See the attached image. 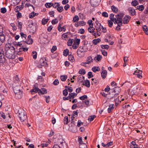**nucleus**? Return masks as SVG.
<instances>
[{
    "instance_id": "51",
    "label": "nucleus",
    "mask_w": 148,
    "mask_h": 148,
    "mask_svg": "<svg viewBox=\"0 0 148 148\" xmlns=\"http://www.w3.org/2000/svg\"><path fill=\"white\" fill-rule=\"evenodd\" d=\"M63 10V8L62 6H58L57 8V10L59 12H62Z\"/></svg>"
},
{
    "instance_id": "2",
    "label": "nucleus",
    "mask_w": 148,
    "mask_h": 148,
    "mask_svg": "<svg viewBox=\"0 0 148 148\" xmlns=\"http://www.w3.org/2000/svg\"><path fill=\"white\" fill-rule=\"evenodd\" d=\"M18 116L21 121H24L27 118L26 113L23 110L21 111H18Z\"/></svg>"
},
{
    "instance_id": "32",
    "label": "nucleus",
    "mask_w": 148,
    "mask_h": 148,
    "mask_svg": "<svg viewBox=\"0 0 148 148\" xmlns=\"http://www.w3.org/2000/svg\"><path fill=\"white\" fill-rule=\"evenodd\" d=\"M67 77V76L66 75H62L61 76L60 79L62 81H64L66 80Z\"/></svg>"
},
{
    "instance_id": "15",
    "label": "nucleus",
    "mask_w": 148,
    "mask_h": 148,
    "mask_svg": "<svg viewBox=\"0 0 148 148\" xmlns=\"http://www.w3.org/2000/svg\"><path fill=\"white\" fill-rule=\"evenodd\" d=\"M138 145L136 144V142L134 141H133L131 143V144L130 145L131 148H138Z\"/></svg>"
},
{
    "instance_id": "17",
    "label": "nucleus",
    "mask_w": 148,
    "mask_h": 148,
    "mask_svg": "<svg viewBox=\"0 0 148 148\" xmlns=\"http://www.w3.org/2000/svg\"><path fill=\"white\" fill-rule=\"evenodd\" d=\"M38 14V13H36L33 12L29 14V17L30 18H32L35 16H37Z\"/></svg>"
},
{
    "instance_id": "27",
    "label": "nucleus",
    "mask_w": 148,
    "mask_h": 148,
    "mask_svg": "<svg viewBox=\"0 0 148 148\" xmlns=\"http://www.w3.org/2000/svg\"><path fill=\"white\" fill-rule=\"evenodd\" d=\"M42 91L40 90H39L38 93L39 94L40 93L42 94H44L45 93H47V90L45 89L44 88H42Z\"/></svg>"
},
{
    "instance_id": "36",
    "label": "nucleus",
    "mask_w": 148,
    "mask_h": 148,
    "mask_svg": "<svg viewBox=\"0 0 148 148\" xmlns=\"http://www.w3.org/2000/svg\"><path fill=\"white\" fill-rule=\"evenodd\" d=\"M137 8L140 11H142L144 9V7L143 5H141L137 6Z\"/></svg>"
},
{
    "instance_id": "22",
    "label": "nucleus",
    "mask_w": 148,
    "mask_h": 148,
    "mask_svg": "<svg viewBox=\"0 0 148 148\" xmlns=\"http://www.w3.org/2000/svg\"><path fill=\"white\" fill-rule=\"evenodd\" d=\"M111 9L112 12L114 13H116L118 11V8L114 5H112V6Z\"/></svg>"
},
{
    "instance_id": "52",
    "label": "nucleus",
    "mask_w": 148,
    "mask_h": 148,
    "mask_svg": "<svg viewBox=\"0 0 148 148\" xmlns=\"http://www.w3.org/2000/svg\"><path fill=\"white\" fill-rule=\"evenodd\" d=\"M79 74H85L86 73V71L84 69H81L79 71Z\"/></svg>"
},
{
    "instance_id": "19",
    "label": "nucleus",
    "mask_w": 148,
    "mask_h": 148,
    "mask_svg": "<svg viewBox=\"0 0 148 148\" xmlns=\"http://www.w3.org/2000/svg\"><path fill=\"white\" fill-rule=\"evenodd\" d=\"M84 85H85L86 87L89 88L90 86V81L88 80L85 81L84 83Z\"/></svg>"
},
{
    "instance_id": "54",
    "label": "nucleus",
    "mask_w": 148,
    "mask_h": 148,
    "mask_svg": "<svg viewBox=\"0 0 148 148\" xmlns=\"http://www.w3.org/2000/svg\"><path fill=\"white\" fill-rule=\"evenodd\" d=\"M7 11V10L5 8H2L1 9V12L2 13H5Z\"/></svg>"
},
{
    "instance_id": "57",
    "label": "nucleus",
    "mask_w": 148,
    "mask_h": 148,
    "mask_svg": "<svg viewBox=\"0 0 148 148\" xmlns=\"http://www.w3.org/2000/svg\"><path fill=\"white\" fill-rule=\"evenodd\" d=\"M87 97L86 95H84L79 97V99L81 100H83L87 99Z\"/></svg>"
},
{
    "instance_id": "26",
    "label": "nucleus",
    "mask_w": 148,
    "mask_h": 148,
    "mask_svg": "<svg viewBox=\"0 0 148 148\" xmlns=\"http://www.w3.org/2000/svg\"><path fill=\"white\" fill-rule=\"evenodd\" d=\"M96 117L95 115H92L89 116L88 119L90 121H92Z\"/></svg>"
},
{
    "instance_id": "42",
    "label": "nucleus",
    "mask_w": 148,
    "mask_h": 148,
    "mask_svg": "<svg viewBox=\"0 0 148 148\" xmlns=\"http://www.w3.org/2000/svg\"><path fill=\"white\" fill-rule=\"evenodd\" d=\"M14 79H15V82H17L18 84V83H19L20 81H19V78L17 75H16L14 77Z\"/></svg>"
},
{
    "instance_id": "25",
    "label": "nucleus",
    "mask_w": 148,
    "mask_h": 148,
    "mask_svg": "<svg viewBox=\"0 0 148 148\" xmlns=\"http://www.w3.org/2000/svg\"><path fill=\"white\" fill-rule=\"evenodd\" d=\"M77 94L74 93H70L69 94V95L70 98L73 99L75 97V96H76Z\"/></svg>"
},
{
    "instance_id": "21",
    "label": "nucleus",
    "mask_w": 148,
    "mask_h": 148,
    "mask_svg": "<svg viewBox=\"0 0 148 148\" xmlns=\"http://www.w3.org/2000/svg\"><path fill=\"white\" fill-rule=\"evenodd\" d=\"M5 39L3 33L0 34V40L1 42H4Z\"/></svg>"
},
{
    "instance_id": "37",
    "label": "nucleus",
    "mask_w": 148,
    "mask_h": 148,
    "mask_svg": "<svg viewBox=\"0 0 148 148\" xmlns=\"http://www.w3.org/2000/svg\"><path fill=\"white\" fill-rule=\"evenodd\" d=\"M79 112V111L78 110H77L76 111H74L73 112V118H74L75 117L74 116H76L78 115V113Z\"/></svg>"
},
{
    "instance_id": "61",
    "label": "nucleus",
    "mask_w": 148,
    "mask_h": 148,
    "mask_svg": "<svg viewBox=\"0 0 148 148\" xmlns=\"http://www.w3.org/2000/svg\"><path fill=\"white\" fill-rule=\"evenodd\" d=\"M57 49V47L56 46H53L52 49H51V51L52 53H53Z\"/></svg>"
},
{
    "instance_id": "31",
    "label": "nucleus",
    "mask_w": 148,
    "mask_h": 148,
    "mask_svg": "<svg viewBox=\"0 0 148 148\" xmlns=\"http://www.w3.org/2000/svg\"><path fill=\"white\" fill-rule=\"evenodd\" d=\"M49 143V142H47L45 143H44L41 144L40 146H41L42 147H47Z\"/></svg>"
},
{
    "instance_id": "55",
    "label": "nucleus",
    "mask_w": 148,
    "mask_h": 148,
    "mask_svg": "<svg viewBox=\"0 0 148 148\" xmlns=\"http://www.w3.org/2000/svg\"><path fill=\"white\" fill-rule=\"evenodd\" d=\"M58 22V19L57 18L54 19L53 20L51 21V23L52 24H55L57 23Z\"/></svg>"
},
{
    "instance_id": "47",
    "label": "nucleus",
    "mask_w": 148,
    "mask_h": 148,
    "mask_svg": "<svg viewBox=\"0 0 148 148\" xmlns=\"http://www.w3.org/2000/svg\"><path fill=\"white\" fill-rule=\"evenodd\" d=\"M91 63V62L90 61L88 60L87 59L86 61L82 63L81 65L84 66H86L85 65V64H89Z\"/></svg>"
},
{
    "instance_id": "20",
    "label": "nucleus",
    "mask_w": 148,
    "mask_h": 148,
    "mask_svg": "<svg viewBox=\"0 0 148 148\" xmlns=\"http://www.w3.org/2000/svg\"><path fill=\"white\" fill-rule=\"evenodd\" d=\"M68 58L69 60L71 62H73L75 61L74 56L70 54Z\"/></svg>"
},
{
    "instance_id": "18",
    "label": "nucleus",
    "mask_w": 148,
    "mask_h": 148,
    "mask_svg": "<svg viewBox=\"0 0 148 148\" xmlns=\"http://www.w3.org/2000/svg\"><path fill=\"white\" fill-rule=\"evenodd\" d=\"M101 41V40L99 38L96 39L92 40V42L95 45H97Z\"/></svg>"
},
{
    "instance_id": "4",
    "label": "nucleus",
    "mask_w": 148,
    "mask_h": 148,
    "mask_svg": "<svg viewBox=\"0 0 148 148\" xmlns=\"http://www.w3.org/2000/svg\"><path fill=\"white\" fill-rule=\"evenodd\" d=\"M131 17L129 15L125 16L122 20L123 23L124 24H127L128 23L130 20Z\"/></svg>"
},
{
    "instance_id": "63",
    "label": "nucleus",
    "mask_w": 148,
    "mask_h": 148,
    "mask_svg": "<svg viewBox=\"0 0 148 148\" xmlns=\"http://www.w3.org/2000/svg\"><path fill=\"white\" fill-rule=\"evenodd\" d=\"M101 52H102V54L105 56H106L107 55V52L105 51V50H101Z\"/></svg>"
},
{
    "instance_id": "14",
    "label": "nucleus",
    "mask_w": 148,
    "mask_h": 148,
    "mask_svg": "<svg viewBox=\"0 0 148 148\" xmlns=\"http://www.w3.org/2000/svg\"><path fill=\"white\" fill-rule=\"evenodd\" d=\"M114 105L112 104L109 106V108H108V113L110 112L114 109Z\"/></svg>"
},
{
    "instance_id": "5",
    "label": "nucleus",
    "mask_w": 148,
    "mask_h": 148,
    "mask_svg": "<svg viewBox=\"0 0 148 148\" xmlns=\"http://www.w3.org/2000/svg\"><path fill=\"white\" fill-rule=\"evenodd\" d=\"M22 92L20 90L18 91H15V96L18 99L21 98L22 97Z\"/></svg>"
},
{
    "instance_id": "28",
    "label": "nucleus",
    "mask_w": 148,
    "mask_h": 148,
    "mask_svg": "<svg viewBox=\"0 0 148 148\" xmlns=\"http://www.w3.org/2000/svg\"><path fill=\"white\" fill-rule=\"evenodd\" d=\"M61 141H58V143L59 144H61L62 145V147H63V148H64V146H66V144L64 142L63 140H61Z\"/></svg>"
},
{
    "instance_id": "8",
    "label": "nucleus",
    "mask_w": 148,
    "mask_h": 148,
    "mask_svg": "<svg viewBox=\"0 0 148 148\" xmlns=\"http://www.w3.org/2000/svg\"><path fill=\"white\" fill-rule=\"evenodd\" d=\"M77 54L79 57H82L84 56L85 53L79 48L77 51Z\"/></svg>"
},
{
    "instance_id": "44",
    "label": "nucleus",
    "mask_w": 148,
    "mask_h": 148,
    "mask_svg": "<svg viewBox=\"0 0 148 148\" xmlns=\"http://www.w3.org/2000/svg\"><path fill=\"white\" fill-rule=\"evenodd\" d=\"M107 74V71L105 70L104 68L103 67H102L101 68V74Z\"/></svg>"
},
{
    "instance_id": "43",
    "label": "nucleus",
    "mask_w": 148,
    "mask_h": 148,
    "mask_svg": "<svg viewBox=\"0 0 148 148\" xmlns=\"http://www.w3.org/2000/svg\"><path fill=\"white\" fill-rule=\"evenodd\" d=\"M101 47L102 49H108L109 47V46L107 45H101Z\"/></svg>"
},
{
    "instance_id": "24",
    "label": "nucleus",
    "mask_w": 148,
    "mask_h": 148,
    "mask_svg": "<svg viewBox=\"0 0 148 148\" xmlns=\"http://www.w3.org/2000/svg\"><path fill=\"white\" fill-rule=\"evenodd\" d=\"M101 56L98 55L96 56L95 57L94 60H97L98 61H99L101 60Z\"/></svg>"
},
{
    "instance_id": "10",
    "label": "nucleus",
    "mask_w": 148,
    "mask_h": 148,
    "mask_svg": "<svg viewBox=\"0 0 148 148\" xmlns=\"http://www.w3.org/2000/svg\"><path fill=\"white\" fill-rule=\"evenodd\" d=\"M128 10L131 15L134 16L136 14V11L135 10L132 8H129Z\"/></svg>"
},
{
    "instance_id": "23",
    "label": "nucleus",
    "mask_w": 148,
    "mask_h": 148,
    "mask_svg": "<svg viewBox=\"0 0 148 148\" xmlns=\"http://www.w3.org/2000/svg\"><path fill=\"white\" fill-rule=\"evenodd\" d=\"M79 48L83 51L84 53L86 51L88 50V48L86 46L84 45L82 47H80Z\"/></svg>"
},
{
    "instance_id": "35",
    "label": "nucleus",
    "mask_w": 148,
    "mask_h": 148,
    "mask_svg": "<svg viewBox=\"0 0 148 148\" xmlns=\"http://www.w3.org/2000/svg\"><path fill=\"white\" fill-rule=\"evenodd\" d=\"M79 148H87V146L85 143H82L79 145Z\"/></svg>"
},
{
    "instance_id": "50",
    "label": "nucleus",
    "mask_w": 148,
    "mask_h": 148,
    "mask_svg": "<svg viewBox=\"0 0 148 148\" xmlns=\"http://www.w3.org/2000/svg\"><path fill=\"white\" fill-rule=\"evenodd\" d=\"M132 5L134 6H136L138 4V3L137 1H132L131 3Z\"/></svg>"
},
{
    "instance_id": "41",
    "label": "nucleus",
    "mask_w": 148,
    "mask_h": 148,
    "mask_svg": "<svg viewBox=\"0 0 148 148\" xmlns=\"http://www.w3.org/2000/svg\"><path fill=\"white\" fill-rule=\"evenodd\" d=\"M79 20V18L78 16L77 15H75L73 19V22H75L76 21H77Z\"/></svg>"
},
{
    "instance_id": "59",
    "label": "nucleus",
    "mask_w": 148,
    "mask_h": 148,
    "mask_svg": "<svg viewBox=\"0 0 148 148\" xmlns=\"http://www.w3.org/2000/svg\"><path fill=\"white\" fill-rule=\"evenodd\" d=\"M28 48L23 47L22 48H20L19 49L20 51H21L22 50L24 51H28Z\"/></svg>"
},
{
    "instance_id": "48",
    "label": "nucleus",
    "mask_w": 148,
    "mask_h": 148,
    "mask_svg": "<svg viewBox=\"0 0 148 148\" xmlns=\"http://www.w3.org/2000/svg\"><path fill=\"white\" fill-rule=\"evenodd\" d=\"M18 13L16 14V17L17 19L21 18L22 17V14L21 12H17Z\"/></svg>"
},
{
    "instance_id": "60",
    "label": "nucleus",
    "mask_w": 148,
    "mask_h": 148,
    "mask_svg": "<svg viewBox=\"0 0 148 148\" xmlns=\"http://www.w3.org/2000/svg\"><path fill=\"white\" fill-rule=\"evenodd\" d=\"M78 24L77 25V26H78L80 25H81L82 26L84 25H85V23L83 21L78 22Z\"/></svg>"
},
{
    "instance_id": "11",
    "label": "nucleus",
    "mask_w": 148,
    "mask_h": 148,
    "mask_svg": "<svg viewBox=\"0 0 148 148\" xmlns=\"http://www.w3.org/2000/svg\"><path fill=\"white\" fill-rule=\"evenodd\" d=\"M112 90L119 95V94L121 91V88L119 87H115L114 88L112 89Z\"/></svg>"
},
{
    "instance_id": "12",
    "label": "nucleus",
    "mask_w": 148,
    "mask_h": 148,
    "mask_svg": "<svg viewBox=\"0 0 148 148\" xmlns=\"http://www.w3.org/2000/svg\"><path fill=\"white\" fill-rule=\"evenodd\" d=\"M39 90H40L38 88L34 87L31 90V92L32 94H34V93H37L39 92Z\"/></svg>"
},
{
    "instance_id": "40",
    "label": "nucleus",
    "mask_w": 148,
    "mask_h": 148,
    "mask_svg": "<svg viewBox=\"0 0 148 148\" xmlns=\"http://www.w3.org/2000/svg\"><path fill=\"white\" fill-rule=\"evenodd\" d=\"M49 20V19L48 18L46 19L43 18L42 21V24L43 25H45L48 22Z\"/></svg>"
},
{
    "instance_id": "62",
    "label": "nucleus",
    "mask_w": 148,
    "mask_h": 148,
    "mask_svg": "<svg viewBox=\"0 0 148 148\" xmlns=\"http://www.w3.org/2000/svg\"><path fill=\"white\" fill-rule=\"evenodd\" d=\"M87 60L90 61L91 62H93V59L91 56H89L87 58Z\"/></svg>"
},
{
    "instance_id": "1",
    "label": "nucleus",
    "mask_w": 148,
    "mask_h": 148,
    "mask_svg": "<svg viewBox=\"0 0 148 148\" xmlns=\"http://www.w3.org/2000/svg\"><path fill=\"white\" fill-rule=\"evenodd\" d=\"M5 56L7 58L9 59H13L15 58L14 52L10 50H8L7 48H5Z\"/></svg>"
},
{
    "instance_id": "6",
    "label": "nucleus",
    "mask_w": 148,
    "mask_h": 148,
    "mask_svg": "<svg viewBox=\"0 0 148 148\" xmlns=\"http://www.w3.org/2000/svg\"><path fill=\"white\" fill-rule=\"evenodd\" d=\"M96 25H95V27L96 28V29L97 31V32H101V24L99 23L97 21L95 22Z\"/></svg>"
},
{
    "instance_id": "64",
    "label": "nucleus",
    "mask_w": 148,
    "mask_h": 148,
    "mask_svg": "<svg viewBox=\"0 0 148 148\" xmlns=\"http://www.w3.org/2000/svg\"><path fill=\"white\" fill-rule=\"evenodd\" d=\"M59 83V82L58 79H56L54 81L53 84L55 85H58Z\"/></svg>"
},
{
    "instance_id": "58",
    "label": "nucleus",
    "mask_w": 148,
    "mask_h": 148,
    "mask_svg": "<svg viewBox=\"0 0 148 148\" xmlns=\"http://www.w3.org/2000/svg\"><path fill=\"white\" fill-rule=\"evenodd\" d=\"M93 26H90V27H89L88 29V31L90 32V33H92L93 32H94V29H92L93 28Z\"/></svg>"
},
{
    "instance_id": "45",
    "label": "nucleus",
    "mask_w": 148,
    "mask_h": 148,
    "mask_svg": "<svg viewBox=\"0 0 148 148\" xmlns=\"http://www.w3.org/2000/svg\"><path fill=\"white\" fill-rule=\"evenodd\" d=\"M33 58L35 59L37 58V52L36 51H33L32 52Z\"/></svg>"
},
{
    "instance_id": "53",
    "label": "nucleus",
    "mask_w": 148,
    "mask_h": 148,
    "mask_svg": "<svg viewBox=\"0 0 148 148\" xmlns=\"http://www.w3.org/2000/svg\"><path fill=\"white\" fill-rule=\"evenodd\" d=\"M67 33H65L63 34L62 35V38L64 40H66V38H67Z\"/></svg>"
},
{
    "instance_id": "9",
    "label": "nucleus",
    "mask_w": 148,
    "mask_h": 148,
    "mask_svg": "<svg viewBox=\"0 0 148 148\" xmlns=\"http://www.w3.org/2000/svg\"><path fill=\"white\" fill-rule=\"evenodd\" d=\"M46 58H42L40 60V64L42 65L46 66L47 65V62H45L46 61Z\"/></svg>"
},
{
    "instance_id": "16",
    "label": "nucleus",
    "mask_w": 148,
    "mask_h": 148,
    "mask_svg": "<svg viewBox=\"0 0 148 148\" xmlns=\"http://www.w3.org/2000/svg\"><path fill=\"white\" fill-rule=\"evenodd\" d=\"M100 69L98 66H94L92 68V70L94 72L100 71Z\"/></svg>"
},
{
    "instance_id": "3",
    "label": "nucleus",
    "mask_w": 148,
    "mask_h": 148,
    "mask_svg": "<svg viewBox=\"0 0 148 148\" xmlns=\"http://www.w3.org/2000/svg\"><path fill=\"white\" fill-rule=\"evenodd\" d=\"M5 58L4 57V55L3 54V51H0V63H3L5 61Z\"/></svg>"
},
{
    "instance_id": "56",
    "label": "nucleus",
    "mask_w": 148,
    "mask_h": 148,
    "mask_svg": "<svg viewBox=\"0 0 148 148\" xmlns=\"http://www.w3.org/2000/svg\"><path fill=\"white\" fill-rule=\"evenodd\" d=\"M60 5L58 3H55L54 4L53 3V5L52 6L54 8H56L57 7H58Z\"/></svg>"
},
{
    "instance_id": "46",
    "label": "nucleus",
    "mask_w": 148,
    "mask_h": 148,
    "mask_svg": "<svg viewBox=\"0 0 148 148\" xmlns=\"http://www.w3.org/2000/svg\"><path fill=\"white\" fill-rule=\"evenodd\" d=\"M136 70L133 73V74H135V73H139V74H141L142 73V71L141 70H138L137 68L136 69Z\"/></svg>"
},
{
    "instance_id": "13",
    "label": "nucleus",
    "mask_w": 148,
    "mask_h": 148,
    "mask_svg": "<svg viewBox=\"0 0 148 148\" xmlns=\"http://www.w3.org/2000/svg\"><path fill=\"white\" fill-rule=\"evenodd\" d=\"M10 46H9L8 45H5V48H7L8 50H10L11 51H12L13 52H14L15 51V48L13 46H11L10 45H9Z\"/></svg>"
},
{
    "instance_id": "49",
    "label": "nucleus",
    "mask_w": 148,
    "mask_h": 148,
    "mask_svg": "<svg viewBox=\"0 0 148 148\" xmlns=\"http://www.w3.org/2000/svg\"><path fill=\"white\" fill-rule=\"evenodd\" d=\"M80 42V40L79 39H77L74 42V44L76 45L79 46V45Z\"/></svg>"
},
{
    "instance_id": "34",
    "label": "nucleus",
    "mask_w": 148,
    "mask_h": 148,
    "mask_svg": "<svg viewBox=\"0 0 148 148\" xmlns=\"http://www.w3.org/2000/svg\"><path fill=\"white\" fill-rule=\"evenodd\" d=\"M73 39H70L67 42V45L69 46H71L73 43Z\"/></svg>"
},
{
    "instance_id": "33",
    "label": "nucleus",
    "mask_w": 148,
    "mask_h": 148,
    "mask_svg": "<svg viewBox=\"0 0 148 148\" xmlns=\"http://www.w3.org/2000/svg\"><path fill=\"white\" fill-rule=\"evenodd\" d=\"M23 42H25L26 43L29 45L32 44L33 42V40L31 39V40L29 39H27V40L25 41H23Z\"/></svg>"
},
{
    "instance_id": "38",
    "label": "nucleus",
    "mask_w": 148,
    "mask_h": 148,
    "mask_svg": "<svg viewBox=\"0 0 148 148\" xmlns=\"http://www.w3.org/2000/svg\"><path fill=\"white\" fill-rule=\"evenodd\" d=\"M69 53V50L68 49H66L63 52V55L64 56H66L68 55Z\"/></svg>"
},
{
    "instance_id": "39",
    "label": "nucleus",
    "mask_w": 148,
    "mask_h": 148,
    "mask_svg": "<svg viewBox=\"0 0 148 148\" xmlns=\"http://www.w3.org/2000/svg\"><path fill=\"white\" fill-rule=\"evenodd\" d=\"M53 5V3H48L45 4V5L47 8H49L52 6Z\"/></svg>"
},
{
    "instance_id": "29",
    "label": "nucleus",
    "mask_w": 148,
    "mask_h": 148,
    "mask_svg": "<svg viewBox=\"0 0 148 148\" xmlns=\"http://www.w3.org/2000/svg\"><path fill=\"white\" fill-rule=\"evenodd\" d=\"M20 86V83H18V84L17 85L16 87L13 86V90L14 93H15V90L18 91L20 90V89L19 88H18V87H19Z\"/></svg>"
},
{
    "instance_id": "7",
    "label": "nucleus",
    "mask_w": 148,
    "mask_h": 148,
    "mask_svg": "<svg viewBox=\"0 0 148 148\" xmlns=\"http://www.w3.org/2000/svg\"><path fill=\"white\" fill-rule=\"evenodd\" d=\"M109 94L110 99L114 98H115L118 95L112 90H111V91L109 92Z\"/></svg>"
},
{
    "instance_id": "30",
    "label": "nucleus",
    "mask_w": 148,
    "mask_h": 148,
    "mask_svg": "<svg viewBox=\"0 0 148 148\" xmlns=\"http://www.w3.org/2000/svg\"><path fill=\"white\" fill-rule=\"evenodd\" d=\"M143 29L145 33L147 35H148V29L147 26L144 25L143 27Z\"/></svg>"
}]
</instances>
